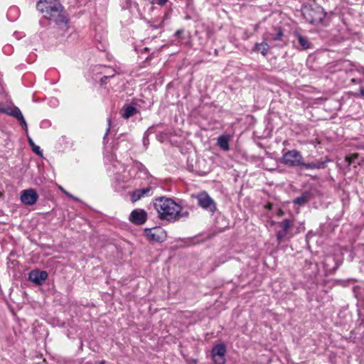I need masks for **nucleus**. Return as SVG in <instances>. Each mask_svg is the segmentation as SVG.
Returning a JSON list of instances; mask_svg holds the SVG:
<instances>
[{
    "mask_svg": "<svg viewBox=\"0 0 364 364\" xmlns=\"http://www.w3.org/2000/svg\"><path fill=\"white\" fill-rule=\"evenodd\" d=\"M196 198L198 200V204L199 206L210 213H214L215 211V203L207 193H200L196 196Z\"/></svg>",
    "mask_w": 364,
    "mask_h": 364,
    "instance_id": "423d86ee",
    "label": "nucleus"
},
{
    "mask_svg": "<svg viewBox=\"0 0 364 364\" xmlns=\"http://www.w3.org/2000/svg\"><path fill=\"white\" fill-rule=\"evenodd\" d=\"M136 113V108L131 105L124 106L121 110V115L124 119H129Z\"/></svg>",
    "mask_w": 364,
    "mask_h": 364,
    "instance_id": "f3484780",
    "label": "nucleus"
},
{
    "mask_svg": "<svg viewBox=\"0 0 364 364\" xmlns=\"http://www.w3.org/2000/svg\"><path fill=\"white\" fill-rule=\"evenodd\" d=\"M226 346L223 343L215 346L212 350V357L215 364H224Z\"/></svg>",
    "mask_w": 364,
    "mask_h": 364,
    "instance_id": "1a4fd4ad",
    "label": "nucleus"
},
{
    "mask_svg": "<svg viewBox=\"0 0 364 364\" xmlns=\"http://www.w3.org/2000/svg\"><path fill=\"white\" fill-rule=\"evenodd\" d=\"M28 141L30 146L32 148L33 151L34 153H36V154L41 156L42 152L41 151L40 147L34 144L33 141L32 140V139L31 137L28 138Z\"/></svg>",
    "mask_w": 364,
    "mask_h": 364,
    "instance_id": "412c9836",
    "label": "nucleus"
},
{
    "mask_svg": "<svg viewBox=\"0 0 364 364\" xmlns=\"http://www.w3.org/2000/svg\"><path fill=\"white\" fill-rule=\"evenodd\" d=\"M267 41H264L261 43H256L253 48L255 52L260 53L263 56H266L268 53L269 46L267 43Z\"/></svg>",
    "mask_w": 364,
    "mask_h": 364,
    "instance_id": "dca6fc26",
    "label": "nucleus"
},
{
    "mask_svg": "<svg viewBox=\"0 0 364 364\" xmlns=\"http://www.w3.org/2000/svg\"><path fill=\"white\" fill-rule=\"evenodd\" d=\"M146 238L153 242H161L165 238V232L161 228H152L145 230Z\"/></svg>",
    "mask_w": 364,
    "mask_h": 364,
    "instance_id": "9b49d317",
    "label": "nucleus"
},
{
    "mask_svg": "<svg viewBox=\"0 0 364 364\" xmlns=\"http://www.w3.org/2000/svg\"><path fill=\"white\" fill-rule=\"evenodd\" d=\"M48 278V273L46 271L38 269L32 270L28 274V279L38 285H41Z\"/></svg>",
    "mask_w": 364,
    "mask_h": 364,
    "instance_id": "f8f14e48",
    "label": "nucleus"
},
{
    "mask_svg": "<svg viewBox=\"0 0 364 364\" xmlns=\"http://www.w3.org/2000/svg\"><path fill=\"white\" fill-rule=\"evenodd\" d=\"M329 161V160H326L323 161H314L311 163H304L303 161V164H301V167H304L306 169H321L324 168L326 167V163Z\"/></svg>",
    "mask_w": 364,
    "mask_h": 364,
    "instance_id": "2eb2a0df",
    "label": "nucleus"
},
{
    "mask_svg": "<svg viewBox=\"0 0 364 364\" xmlns=\"http://www.w3.org/2000/svg\"><path fill=\"white\" fill-rule=\"evenodd\" d=\"M284 213L282 209H279L277 214L279 217H282L284 215Z\"/></svg>",
    "mask_w": 364,
    "mask_h": 364,
    "instance_id": "c756f323",
    "label": "nucleus"
},
{
    "mask_svg": "<svg viewBox=\"0 0 364 364\" xmlns=\"http://www.w3.org/2000/svg\"><path fill=\"white\" fill-rule=\"evenodd\" d=\"M301 12L306 21L311 24H318L326 17L323 9L316 4L304 6Z\"/></svg>",
    "mask_w": 364,
    "mask_h": 364,
    "instance_id": "f03ea898",
    "label": "nucleus"
},
{
    "mask_svg": "<svg viewBox=\"0 0 364 364\" xmlns=\"http://www.w3.org/2000/svg\"><path fill=\"white\" fill-rule=\"evenodd\" d=\"M359 72H360V73H364V68H361L359 70Z\"/></svg>",
    "mask_w": 364,
    "mask_h": 364,
    "instance_id": "c9c22d12",
    "label": "nucleus"
},
{
    "mask_svg": "<svg viewBox=\"0 0 364 364\" xmlns=\"http://www.w3.org/2000/svg\"><path fill=\"white\" fill-rule=\"evenodd\" d=\"M272 205L271 203H268V204L266 205V208H267V209H271V208H272Z\"/></svg>",
    "mask_w": 364,
    "mask_h": 364,
    "instance_id": "473e14b6",
    "label": "nucleus"
},
{
    "mask_svg": "<svg viewBox=\"0 0 364 364\" xmlns=\"http://www.w3.org/2000/svg\"><path fill=\"white\" fill-rule=\"evenodd\" d=\"M182 33V31L181 30H178L176 32V36H179V35Z\"/></svg>",
    "mask_w": 364,
    "mask_h": 364,
    "instance_id": "2f4dec72",
    "label": "nucleus"
},
{
    "mask_svg": "<svg viewBox=\"0 0 364 364\" xmlns=\"http://www.w3.org/2000/svg\"><path fill=\"white\" fill-rule=\"evenodd\" d=\"M358 155L357 154H351L349 156H346L345 160L347 162L348 166H350L351 164H353L354 162L355 159H356L358 158Z\"/></svg>",
    "mask_w": 364,
    "mask_h": 364,
    "instance_id": "4be33fe9",
    "label": "nucleus"
},
{
    "mask_svg": "<svg viewBox=\"0 0 364 364\" xmlns=\"http://www.w3.org/2000/svg\"><path fill=\"white\" fill-rule=\"evenodd\" d=\"M160 219L168 221H176L189 217V212L184 210L171 198L160 197L154 203Z\"/></svg>",
    "mask_w": 364,
    "mask_h": 364,
    "instance_id": "f257e3e1",
    "label": "nucleus"
},
{
    "mask_svg": "<svg viewBox=\"0 0 364 364\" xmlns=\"http://www.w3.org/2000/svg\"><path fill=\"white\" fill-rule=\"evenodd\" d=\"M351 81H352V82H353V83H357V82H358L355 79H354V78H353V79L351 80Z\"/></svg>",
    "mask_w": 364,
    "mask_h": 364,
    "instance_id": "f704fd0d",
    "label": "nucleus"
},
{
    "mask_svg": "<svg viewBox=\"0 0 364 364\" xmlns=\"http://www.w3.org/2000/svg\"><path fill=\"white\" fill-rule=\"evenodd\" d=\"M284 34L283 30L280 27H273L270 31L265 33L263 39L267 41H279L282 43L280 46L286 45L287 43L284 39Z\"/></svg>",
    "mask_w": 364,
    "mask_h": 364,
    "instance_id": "0eeeda50",
    "label": "nucleus"
},
{
    "mask_svg": "<svg viewBox=\"0 0 364 364\" xmlns=\"http://www.w3.org/2000/svg\"><path fill=\"white\" fill-rule=\"evenodd\" d=\"M295 36L296 37L299 43L298 48L301 50H306L311 48V43H310L307 37L303 36L299 33H296Z\"/></svg>",
    "mask_w": 364,
    "mask_h": 364,
    "instance_id": "4468645a",
    "label": "nucleus"
},
{
    "mask_svg": "<svg viewBox=\"0 0 364 364\" xmlns=\"http://www.w3.org/2000/svg\"><path fill=\"white\" fill-rule=\"evenodd\" d=\"M4 107H5V105L3 103L0 102V113H3L4 114Z\"/></svg>",
    "mask_w": 364,
    "mask_h": 364,
    "instance_id": "cd10ccee",
    "label": "nucleus"
},
{
    "mask_svg": "<svg viewBox=\"0 0 364 364\" xmlns=\"http://www.w3.org/2000/svg\"><path fill=\"white\" fill-rule=\"evenodd\" d=\"M60 190L67 196H68L70 198H74L71 194H70L68 192H67L65 189L60 187Z\"/></svg>",
    "mask_w": 364,
    "mask_h": 364,
    "instance_id": "c85d7f7f",
    "label": "nucleus"
},
{
    "mask_svg": "<svg viewBox=\"0 0 364 364\" xmlns=\"http://www.w3.org/2000/svg\"><path fill=\"white\" fill-rule=\"evenodd\" d=\"M114 75H104L102 77H101L100 79V82L102 84L105 83V82L106 81V80H107L108 78L109 77H113Z\"/></svg>",
    "mask_w": 364,
    "mask_h": 364,
    "instance_id": "bb28decb",
    "label": "nucleus"
},
{
    "mask_svg": "<svg viewBox=\"0 0 364 364\" xmlns=\"http://www.w3.org/2000/svg\"><path fill=\"white\" fill-rule=\"evenodd\" d=\"M4 114H6L9 116H11L16 119H17L18 117H21V112L20 109L17 107H4Z\"/></svg>",
    "mask_w": 364,
    "mask_h": 364,
    "instance_id": "a211bd4d",
    "label": "nucleus"
},
{
    "mask_svg": "<svg viewBox=\"0 0 364 364\" xmlns=\"http://www.w3.org/2000/svg\"><path fill=\"white\" fill-rule=\"evenodd\" d=\"M229 141L230 137L227 135L220 136L218 139V144L220 147L224 151H228L230 149L229 146Z\"/></svg>",
    "mask_w": 364,
    "mask_h": 364,
    "instance_id": "6ab92c4d",
    "label": "nucleus"
},
{
    "mask_svg": "<svg viewBox=\"0 0 364 364\" xmlns=\"http://www.w3.org/2000/svg\"><path fill=\"white\" fill-rule=\"evenodd\" d=\"M45 18L52 21L57 25L63 27L66 26L68 21L61 4H60V8L58 6L56 9L49 15L45 16Z\"/></svg>",
    "mask_w": 364,
    "mask_h": 364,
    "instance_id": "20e7f679",
    "label": "nucleus"
},
{
    "mask_svg": "<svg viewBox=\"0 0 364 364\" xmlns=\"http://www.w3.org/2000/svg\"><path fill=\"white\" fill-rule=\"evenodd\" d=\"M35 364H46V360H42L41 362L35 363Z\"/></svg>",
    "mask_w": 364,
    "mask_h": 364,
    "instance_id": "7c9ffc66",
    "label": "nucleus"
},
{
    "mask_svg": "<svg viewBox=\"0 0 364 364\" xmlns=\"http://www.w3.org/2000/svg\"><path fill=\"white\" fill-rule=\"evenodd\" d=\"M142 198L141 193L139 192L138 190H136L134 191L132 194V201H136Z\"/></svg>",
    "mask_w": 364,
    "mask_h": 364,
    "instance_id": "393cba45",
    "label": "nucleus"
},
{
    "mask_svg": "<svg viewBox=\"0 0 364 364\" xmlns=\"http://www.w3.org/2000/svg\"><path fill=\"white\" fill-rule=\"evenodd\" d=\"M310 200V193L309 192H305L301 194L299 197L296 198L293 203L294 204H298L299 205H304L306 204Z\"/></svg>",
    "mask_w": 364,
    "mask_h": 364,
    "instance_id": "aec40b11",
    "label": "nucleus"
},
{
    "mask_svg": "<svg viewBox=\"0 0 364 364\" xmlns=\"http://www.w3.org/2000/svg\"><path fill=\"white\" fill-rule=\"evenodd\" d=\"M147 214L145 210L141 209L134 210L129 216V220L134 224L141 225L146 220Z\"/></svg>",
    "mask_w": 364,
    "mask_h": 364,
    "instance_id": "ddd939ff",
    "label": "nucleus"
},
{
    "mask_svg": "<svg viewBox=\"0 0 364 364\" xmlns=\"http://www.w3.org/2000/svg\"><path fill=\"white\" fill-rule=\"evenodd\" d=\"M168 0H151V4H157L159 6H164L166 4Z\"/></svg>",
    "mask_w": 364,
    "mask_h": 364,
    "instance_id": "a878e982",
    "label": "nucleus"
},
{
    "mask_svg": "<svg viewBox=\"0 0 364 364\" xmlns=\"http://www.w3.org/2000/svg\"><path fill=\"white\" fill-rule=\"evenodd\" d=\"M38 195L33 188L23 190L21 194V200L26 205H32L35 204L38 200Z\"/></svg>",
    "mask_w": 364,
    "mask_h": 364,
    "instance_id": "9d476101",
    "label": "nucleus"
},
{
    "mask_svg": "<svg viewBox=\"0 0 364 364\" xmlns=\"http://www.w3.org/2000/svg\"><path fill=\"white\" fill-rule=\"evenodd\" d=\"M360 92L361 95L363 97H364V89L363 88L360 89Z\"/></svg>",
    "mask_w": 364,
    "mask_h": 364,
    "instance_id": "72a5a7b5",
    "label": "nucleus"
},
{
    "mask_svg": "<svg viewBox=\"0 0 364 364\" xmlns=\"http://www.w3.org/2000/svg\"><path fill=\"white\" fill-rule=\"evenodd\" d=\"M16 119L20 122V123L22 125L23 128L27 132H28V127H27L26 122L23 114H21V117H18Z\"/></svg>",
    "mask_w": 364,
    "mask_h": 364,
    "instance_id": "b1692460",
    "label": "nucleus"
},
{
    "mask_svg": "<svg viewBox=\"0 0 364 364\" xmlns=\"http://www.w3.org/2000/svg\"><path fill=\"white\" fill-rule=\"evenodd\" d=\"M165 16H166V18H168V14H166Z\"/></svg>",
    "mask_w": 364,
    "mask_h": 364,
    "instance_id": "e433bc0d",
    "label": "nucleus"
},
{
    "mask_svg": "<svg viewBox=\"0 0 364 364\" xmlns=\"http://www.w3.org/2000/svg\"><path fill=\"white\" fill-rule=\"evenodd\" d=\"M304 158L301 153L296 150H289L284 153L282 157V162L291 167L299 166L303 164Z\"/></svg>",
    "mask_w": 364,
    "mask_h": 364,
    "instance_id": "7ed1b4c3",
    "label": "nucleus"
},
{
    "mask_svg": "<svg viewBox=\"0 0 364 364\" xmlns=\"http://www.w3.org/2000/svg\"><path fill=\"white\" fill-rule=\"evenodd\" d=\"M277 225L280 228V230L277 232V240L278 243H281L288 237L289 230L292 226V221L289 219H284L277 223Z\"/></svg>",
    "mask_w": 364,
    "mask_h": 364,
    "instance_id": "6e6552de",
    "label": "nucleus"
},
{
    "mask_svg": "<svg viewBox=\"0 0 364 364\" xmlns=\"http://www.w3.org/2000/svg\"><path fill=\"white\" fill-rule=\"evenodd\" d=\"M60 3L58 0H43L37 3V9L43 14V16L49 15L58 6L60 8Z\"/></svg>",
    "mask_w": 364,
    "mask_h": 364,
    "instance_id": "39448f33",
    "label": "nucleus"
},
{
    "mask_svg": "<svg viewBox=\"0 0 364 364\" xmlns=\"http://www.w3.org/2000/svg\"><path fill=\"white\" fill-rule=\"evenodd\" d=\"M139 192L141 193V196H148L151 195V188H145L142 189H138Z\"/></svg>",
    "mask_w": 364,
    "mask_h": 364,
    "instance_id": "5701e85b",
    "label": "nucleus"
}]
</instances>
